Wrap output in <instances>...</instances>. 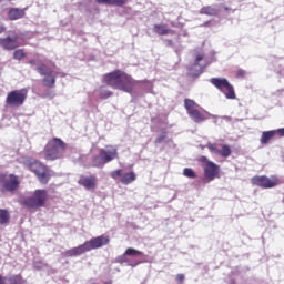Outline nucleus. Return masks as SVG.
Masks as SVG:
<instances>
[{
	"label": "nucleus",
	"instance_id": "nucleus-1",
	"mask_svg": "<svg viewBox=\"0 0 284 284\" xmlns=\"http://www.w3.org/2000/svg\"><path fill=\"white\" fill-rule=\"evenodd\" d=\"M103 81L113 90H121L122 92L128 93H132V90H134V79L121 69L105 73L103 75Z\"/></svg>",
	"mask_w": 284,
	"mask_h": 284
},
{
	"label": "nucleus",
	"instance_id": "nucleus-2",
	"mask_svg": "<svg viewBox=\"0 0 284 284\" xmlns=\"http://www.w3.org/2000/svg\"><path fill=\"white\" fill-rule=\"evenodd\" d=\"M105 245H110V237L109 235L102 234L89 241H85L79 246L65 251L64 256H67L68 258L81 256V254H85V252H91V250H99L101 247H105Z\"/></svg>",
	"mask_w": 284,
	"mask_h": 284
},
{
	"label": "nucleus",
	"instance_id": "nucleus-3",
	"mask_svg": "<svg viewBox=\"0 0 284 284\" xmlns=\"http://www.w3.org/2000/svg\"><path fill=\"white\" fill-rule=\"evenodd\" d=\"M68 150V144L59 138L51 139L44 146V159L47 161H57V159H62Z\"/></svg>",
	"mask_w": 284,
	"mask_h": 284
},
{
	"label": "nucleus",
	"instance_id": "nucleus-4",
	"mask_svg": "<svg viewBox=\"0 0 284 284\" xmlns=\"http://www.w3.org/2000/svg\"><path fill=\"white\" fill-rule=\"evenodd\" d=\"M24 165L26 168H28V170H30V172H33V174H36L38 181L42 185H48V183H50V179L52 175L50 174V170L45 164L41 163L39 160L27 159L24 161Z\"/></svg>",
	"mask_w": 284,
	"mask_h": 284
},
{
	"label": "nucleus",
	"instance_id": "nucleus-5",
	"mask_svg": "<svg viewBox=\"0 0 284 284\" xmlns=\"http://www.w3.org/2000/svg\"><path fill=\"white\" fill-rule=\"evenodd\" d=\"M114 159H119V149L114 145H106L100 149L99 155L93 156L92 168H103L108 163H112Z\"/></svg>",
	"mask_w": 284,
	"mask_h": 284
},
{
	"label": "nucleus",
	"instance_id": "nucleus-6",
	"mask_svg": "<svg viewBox=\"0 0 284 284\" xmlns=\"http://www.w3.org/2000/svg\"><path fill=\"white\" fill-rule=\"evenodd\" d=\"M210 83L214 85L220 92H223L224 97L229 100L236 99V91L234 85L225 78H211Z\"/></svg>",
	"mask_w": 284,
	"mask_h": 284
},
{
	"label": "nucleus",
	"instance_id": "nucleus-7",
	"mask_svg": "<svg viewBox=\"0 0 284 284\" xmlns=\"http://www.w3.org/2000/svg\"><path fill=\"white\" fill-rule=\"evenodd\" d=\"M45 203H48V191L43 189L36 190L31 197L24 200L26 207H29L30 210L45 207Z\"/></svg>",
	"mask_w": 284,
	"mask_h": 284
},
{
	"label": "nucleus",
	"instance_id": "nucleus-8",
	"mask_svg": "<svg viewBox=\"0 0 284 284\" xmlns=\"http://www.w3.org/2000/svg\"><path fill=\"white\" fill-rule=\"evenodd\" d=\"M28 100V89L12 90L7 94L6 104L8 108H21Z\"/></svg>",
	"mask_w": 284,
	"mask_h": 284
},
{
	"label": "nucleus",
	"instance_id": "nucleus-9",
	"mask_svg": "<svg viewBox=\"0 0 284 284\" xmlns=\"http://www.w3.org/2000/svg\"><path fill=\"white\" fill-rule=\"evenodd\" d=\"M251 182L253 185H256V187H262L263 190L276 187L280 183L276 175H271L270 178L266 175H255L251 179Z\"/></svg>",
	"mask_w": 284,
	"mask_h": 284
},
{
	"label": "nucleus",
	"instance_id": "nucleus-10",
	"mask_svg": "<svg viewBox=\"0 0 284 284\" xmlns=\"http://www.w3.org/2000/svg\"><path fill=\"white\" fill-rule=\"evenodd\" d=\"M0 185H1V192L4 194V192H17V189L20 185L19 176L14 174H0Z\"/></svg>",
	"mask_w": 284,
	"mask_h": 284
},
{
	"label": "nucleus",
	"instance_id": "nucleus-11",
	"mask_svg": "<svg viewBox=\"0 0 284 284\" xmlns=\"http://www.w3.org/2000/svg\"><path fill=\"white\" fill-rule=\"evenodd\" d=\"M204 170V179L210 183L214 181V179H219L221 174V166L214 162H206L203 166Z\"/></svg>",
	"mask_w": 284,
	"mask_h": 284
},
{
	"label": "nucleus",
	"instance_id": "nucleus-12",
	"mask_svg": "<svg viewBox=\"0 0 284 284\" xmlns=\"http://www.w3.org/2000/svg\"><path fill=\"white\" fill-rule=\"evenodd\" d=\"M19 36L17 33L12 36H8L6 38H0V48L3 50L12 51L19 48Z\"/></svg>",
	"mask_w": 284,
	"mask_h": 284
},
{
	"label": "nucleus",
	"instance_id": "nucleus-13",
	"mask_svg": "<svg viewBox=\"0 0 284 284\" xmlns=\"http://www.w3.org/2000/svg\"><path fill=\"white\" fill-rule=\"evenodd\" d=\"M97 176L89 175V176H81L78 181L79 185L84 187V190H97Z\"/></svg>",
	"mask_w": 284,
	"mask_h": 284
},
{
	"label": "nucleus",
	"instance_id": "nucleus-14",
	"mask_svg": "<svg viewBox=\"0 0 284 284\" xmlns=\"http://www.w3.org/2000/svg\"><path fill=\"white\" fill-rule=\"evenodd\" d=\"M23 17H26V9L11 8L8 11L9 21H17L19 19H23Z\"/></svg>",
	"mask_w": 284,
	"mask_h": 284
},
{
	"label": "nucleus",
	"instance_id": "nucleus-15",
	"mask_svg": "<svg viewBox=\"0 0 284 284\" xmlns=\"http://www.w3.org/2000/svg\"><path fill=\"white\" fill-rule=\"evenodd\" d=\"M221 10L216 4L205 6L200 9V14H205L206 17H219Z\"/></svg>",
	"mask_w": 284,
	"mask_h": 284
},
{
	"label": "nucleus",
	"instance_id": "nucleus-16",
	"mask_svg": "<svg viewBox=\"0 0 284 284\" xmlns=\"http://www.w3.org/2000/svg\"><path fill=\"white\" fill-rule=\"evenodd\" d=\"M153 31L160 37H165L166 34H174V30L168 28V24H154Z\"/></svg>",
	"mask_w": 284,
	"mask_h": 284
},
{
	"label": "nucleus",
	"instance_id": "nucleus-17",
	"mask_svg": "<svg viewBox=\"0 0 284 284\" xmlns=\"http://www.w3.org/2000/svg\"><path fill=\"white\" fill-rule=\"evenodd\" d=\"M44 88H54L57 83V78L52 75V71H50L42 80Z\"/></svg>",
	"mask_w": 284,
	"mask_h": 284
},
{
	"label": "nucleus",
	"instance_id": "nucleus-18",
	"mask_svg": "<svg viewBox=\"0 0 284 284\" xmlns=\"http://www.w3.org/2000/svg\"><path fill=\"white\" fill-rule=\"evenodd\" d=\"M275 132L274 130L271 131H264L262 132V136L260 139V143H262V145H267V143H270V141H272L273 138H275Z\"/></svg>",
	"mask_w": 284,
	"mask_h": 284
},
{
	"label": "nucleus",
	"instance_id": "nucleus-19",
	"mask_svg": "<svg viewBox=\"0 0 284 284\" xmlns=\"http://www.w3.org/2000/svg\"><path fill=\"white\" fill-rule=\"evenodd\" d=\"M134 181H136V173H134V171L125 173L121 178V183L123 185H130V183H134Z\"/></svg>",
	"mask_w": 284,
	"mask_h": 284
},
{
	"label": "nucleus",
	"instance_id": "nucleus-20",
	"mask_svg": "<svg viewBox=\"0 0 284 284\" xmlns=\"http://www.w3.org/2000/svg\"><path fill=\"white\" fill-rule=\"evenodd\" d=\"M189 116L195 122V123H202V121L205 120V115L201 113L197 109L190 111Z\"/></svg>",
	"mask_w": 284,
	"mask_h": 284
},
{
	"label": "nucleus",
	"instance_id": "nucleus-21",
	"mask_svg": "<svg viewBox=\"0 0 284 284\" xmlns=\"http://www.w3.org/2000/svg\"><path fill=\"white\" fill-rule=\"evenodd\" d=\"M10 223V212L6 209H0V225Z\"/></svg>",
	"mask_w": 284,
	"mask_h": 284
},
{
	"label": "nucleus",
	"instance_id": "nucleus-22",
	"mask_svg": "<svg viewBox=\"0 0 284 284\" xmlns=\"http://www.w3.org/2000/svg\"><path fill=\"white\" fill-rule=\"evenodd\" d=\"M184 108H185L187 114H190V112H193L194 110H196V109H194V108H196V102L192 99H185Z\"/></svg>",
	"mask_w": 284,
	"mask_h": 284
},
{
	"label": "nucleus",
	"instance_id": "nucleus-23",
	"mask_svg": "<svg viewBox=\"0 0 284 284\" xmlns=\"http://www.w3.org/2000/svg\"><path fill=\"white\" fill-rule=\"evenodd\" d=\"M204 57L203 54H197L195 58V63L189 68V77H199V74H194V72H192L193 68H196L199 65V63H201V61H203Z\"/></svg>",
	"mask_w": 284,
	"mask_h": 284
},
{
	"label": "nucleus",
	"instance_id": "nucleus-24",
	"mask_svg": "<svg viewBox=\"0 0 284 284\" xmlns=\"http://www.w3.org/2000/svg\"><path fill=\"white\" fill-rule=\"evenodd\" d=\"M217 154H220V156H223L224 159H227V156L232 154V149L230 148V145L223 144L222 149L217 151Z\"/></svg>",
	"mask_w": 284,
	"mask_h": 284
},
{
	"label": "nucleus",
	"instance_id": "nucleus-25",
	"mask_svg": "<svg viewBox=\"0 0 284 284\" xmlns=\"http://www.w3.org/2000/svg\"><path fill=\"white\" fill-rule=\"evenodd\" d=\"M7 284H23V277H21V275L9 276Z\"/></svg>",
	"mask_w": 284,
	"mask_h": 284
},
{
	"label": "nucleus",
	"instance_id": "nucleus-26",
	"mask_svg": "<svg viewBox=\"0 0 284 284\" xmlns=\"http://www.w3.org/2000/svg\"><path fill=\"white\" fill-rule=\"evenodd\" d=\"M124 256H143V252L136 248L129 247L125 250Z\"/></svg>",
	"mask_w": 284,
	"mask_h": 284
},
{
	"label": "nucleus",
	"instance_id": "nucleus-27",
	"mask_svg": "<svg viewBox=\"0 0 284 284\" xmlns=\"http://www.w3.org/2000/svg\"><path fill=\"white\" fill-rule=\"evenodd\" d=\"M13 59L16 61H21L22 59H26V51L23 49H18L13 52Z\"/></svg>",
	"mask_w": 284,
	"mask_h": 284
},
{
	"label": "nucleus",
	"instance_id": "nucleus-28",
	"mask_svg": "<svg viewBox=\"0 0 284 284\" xmlns=\"http://www.w3.org/2000/svg\"><path fill=\"white\" fill-rule=\"evenodd\" d=\"M183 175L186 176V179H196V172H194L193 169L185 168L183 170Z\"/></svg>",
	"mask_w": 284,
	"mask_h": 284
},
{
	"label": "nucleus",
	"instance_id": "nucleus-29",
	"mask_svg": "<svg viewBox=\"0 0 284 284\" xmlns=\"http://www.w3.org/2000/svg\"><path fill=\"white\" fill-rule=\"evenodd\" d=\"M37 72H39V74L41 77H45L48 74H50V71H48V65L41 63L38 68H37Z\"/></svg>",
	"mask_w": 284,
	"mask_h": 284
},
{
	"label": "nucleus",
	"instance_id": "nucleus-30",
	"mask_svg": "<svg viewBox=\"0 0 284 284\" xmlns=\"http://www.w3.org/2000/svg\"><path fill=\"white\" fill-rule=\"evenodd\" d=\"M110 176H111V179H114V181H116V179H119L120 176L123 178V169L112 171Z\"/></svg>",
	"mask_w": 284,
	"mask_h": 284
},
{
	"label": "nucleus",
	"instance_id": "nucleus-31",
	"mask_svg": "<svg viewBox=\"0 0 284 284\" xmlns=\"http://www.w3.org/2000/svg\"><path fill=\"white\" fill-rule=\"evenodd\" d=\"M168 139V132H165L164 130H162V134H160L156 139H155V144L159 145V143H163V141H165Z\"/></svg>",
	"mask_w": 284,
	"mask_h": 284
},
{
	"label": "nucleus",
	"instance_id": "nucleus-32",
	"mask_svg": "<svg viewBox=\"0 0 284 284\" xmlns=\"http://www.w3.org/2000/svg\"><path fill=\"white\" fill-rule=\"evenodd\" d=\"M206 148L210 150V152H214L215 154H219V144L216 143H209Z\"/></svg>",
	"mask_w": 284,
	"mask_h": 284
},
{
	"label": "nucleus",
	"instance_id": "nucleus-33",
	"mask_svg": "<svg viewBox=\"0 0 284 284\" xmlns=\"http://www.w3.org/2000/svg\"><path fill=\"white\" fill-rule=\"evenodd\" d=\"M128 3V0H111V6H116L118 8H123Z\"/></svg>",
	"mask_w": 284,
	"mask_h": 284
},
{
	"label": "nucleus",
	"instance_id": "nucleus-34",
	"mask_svg": "<svg viewBox=\"0 0 284 284\" xmlns=\"http://www.w3.org/2000/svg\"><path fill=\"white\" fill-rule=\"evenodd\" d=\"M110 97H112V91H110V90L102 91L100 93V99H110Z\"/></svg>",
	"mask_w": 284,
	"mask_h": 284
},
{
	"label": "nucleus",
	"instance_id": "nucleus-35",
	"mask_svg": "<svg viewBox=\"0 0 284 284\" xmlns=\"http://www.w3.org/2000/svg\"><path fill=\"white\" fill-rule=\"evenodd\" d=\"M175 281L178 284H183L185 282V275L183 273L178 274Z\"/></svg>",
	"mask_w": 284,
	"mask_h": 284
},
{
	"label": "nucleus",
	"instance_id": "nucleus-36",
	"mask_svg": "<svg viewBox=\"0 0 284 284\" xmlns=\"http://www.w3.org/2000/svg\"><path fill=\"white\" fill-rule=\"evenodd\" d=\"M246 74H247V72H246L245 70L239 69V70L236 71V73H235V77H236L237 79H243V77H245Z\"/></svg>",
	"mask_w": 284,
	"mask_h": 284
},
{
	"label": "nucleus",
	"instance_id": "nucleus-37",
	"mask_svg": "<svg viewBox=\"0 0 284 284\" xmlns=\"http://www.w3.org/2000/svg\"><path fill=\"white\" fill-rule=\"evenodd\" d=\"M99 4L112 6V0H95Z\"/></svg>",
	"mask_w": 284,
	"mask_h": 284
},
{
	"label": "nucleus",
	"instance_id": "nucleus-38",
	"mask_svg": "<svg viewBox=\"0 0 284 284\" xmlns=\"http://www.w3.org/2000/svg\"><path fill=\"white\" fill-rule=\"evenodd\" d=\"M273 132H275V136H276V134H277V136H284V128L273 130Z\"/></svg>",
	"mask_w": 284,
	"mask_h": 284
},
{
	"label": "nucleus",
	"instance_id": "nucleus-39",
	"mask_svg": "<svg viewBox=\"0 0 284 284\" xmlns=\"http://www.w3.org/2000/svg\"><path fill=\"white\" fill-rule=\"evenodd\" d=\"M200 162L205 163V165H207V162H210V160H207V158L205 155H202V156H200Z\"/></svg>",
	"mask_w": 284,
	"mask_h": 284
},
{
	"label": "nucleus",
	"instance_id": "nucleus-40",
	"mask_svg": "<svg viewBox=\"0 0 284 284\" xmlns=\"http://www.w3.org/2000/svg\"><path fill=\"white\" fill-rule=\"evenodd\" d=\"M7 283H8V277L0 275V284H7Z\"/></svg>",
	"mask_w": 284,
	"mask_h": 284
},
{
	"label": "nucleus",
	"instance_id": "nucleus-41",
	"mask_svg": "<svg viewBox=\"0 0 284 284\" xmlns=\"http://www.w3.org/2000/svg\"><path fill=\"white\" fill-rule=\"evenodd\" d=\"M7 28L3 23L0 22V34H3L6 32Z\"/></svg>",
	"mask_w": 284,
	"mask_h": 284
},
{
	"label": "nucleus",
	"instance_id": "nucleus-42",
	"mask_svg": "<svg viewBox=\"0 0 284 284\" xmlns=\"http://www.w3.org/2000/svg\"><path fill=\"white\" fill-rule=\"evenodd\" d=\"M166 45H168V48H173L174 47V41L166 40Z\"/></svg>",
	"mask_w": 284,
	"mask_h": 284
},
{
	"label": "nucleus",
	"instance_id": "nucleus-43",
	"mask_svg": "<svg viewBox=\"0 0 284 284\" xmlns=\"http://www.w3.org/2000/svg\"><path fill=\"white\" fill-rule=\"evenodd\" d=\"M29 65H37V61L36 60H29Z\"/></svg>",
	"mask_w": 284,
	"mask_h": 284
},
{
	"label": "nucleus",
	"instance_id": "nucleus-44",
	"mask_svg": "<svg viewBox=\"0 0 284 284\" xmlns=\"http://www.w3.org/2000/svg\"><path fill=\"white\" fill-rule=\"evenodd\" d=\"M224 10H225V12H230V10H232V9H230V7H224Z\"/></svg>",
	"mask_w": 284,
	"mask_h": 284
},
{
	"label": "nucleus",
	"instance_id": "nucleus-45",
	"mask_svg": "<svg viewBox=\"0 0 284 284\" xmlns=\"http://www.w3.org/2000/svg\"><path fill=\"white\" fill-rule=\"evenodd\" d=\"M61 77H65V73H61Z\"/></svg>",
	"mask_w": 284,
	"mask_h": 284
}]
</instances>
